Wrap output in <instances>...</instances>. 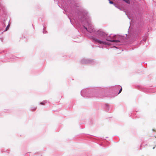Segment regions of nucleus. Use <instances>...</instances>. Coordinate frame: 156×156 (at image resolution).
<instances>
[{
  "label": "nucleus",
  "mask_w": 156,
  "mask_h": 156,
  "mask_svg": "<svg viewBox=\"0 0 156 156\" xmlns=\"http://www.w3.org/2000/svg\"><path fill=\"white\" fill-rule=\"evenodd\" d=\"M9 26H10V24H9L7 26V27H6V30H6V31H7V30H8V29H9Z\"/></svg>",
  "instance_id": "obj_4"
},
{
  "label": "nucleus",
  "mask_w": 156,
  "mask_h": 156,
  "mask_svg": "<svg viewBox=\"0 0 156 156\" xmlns=\"http://www.w3.org/2000/svg\"><path fill=\"white\" fill-rule=\"evenodd\" d=\"M89 32H93V31H91V30H87Z\"/></svg>",
  "instance_id": "obj_8"
},
{
  "label": "nucleus",
  "mask_w": 156,
  "mask_h": 156,
  "mask_svg": "<svg viewBox=\"0 0 156 156\" xmlns=\"http://www.w3.org/2000/svg\"><path fill=\"white\" fill-rule=\"evenodd\" d=\"M122 88H121V89L119 90V93H120L122 91Z\"/></svg>",
  "instance_id": "obj_6"
},
{
  "label": "nucleus",
  "mask_w": 156,
  "mask_h": 156,
  "mask_svg": "<svg viewBox=\"0 0 156 156\" xmlns=\"http://www.w3.org/2000/svg\"><path fill=\"white\" fill-rule=\"evenodd\" d=\"M84 27L85 28V29L87 30V28L86 27Z\"/></svg>",
  "instance_id": "obj_9"
},
{
  "label": "nucleus",
  "mask_w": 156,
  "mask_h": 156,
  "mask_svg": "<svg viewBox=\"0 0 156 156\" xmlns=\"http://www.w3.org/2000/svg\"><path fill=\"white\" fill-rule=\"evenodd\" d=\"M106 40L107 41H111L112 42H120V41L118 40H111L109 39L108 38L106 39Z\"/></svg>",
  "instance_id": "obj_3"
},
{
  "label": "nucleus",
  "mask_w": 156,
  "mask_h": 156,
  "mask_svg": "<svg viewBox=\"0 0 156 156\" xmlns=\"http://www.w3.org/2000/svg\"><path fill=\"white\" fill-rule=\"evenodd\" d=\"M109 2L111 4H113V2L112 1H109Z\"/></svg>",
  "instance_id": "obj_5"
},
{
  "label": "nucleus",
  "mask_w": 156,
  "mask_h": 156,
  "mask_svg": "<svg viewBox=\"0 0 156 156\" xmlns=\"http://www.w3.org/2000/svg\"><path fill=\"white\" fill-rule=\"evenodd\" d=\"M37 108L36 107H35L34 109V110H35Z\"/></svg>",
  "instance_id": "obj_10"
},
{
  "label": "nucleus",
  "mask_w": 156,
  "mask_h": 156,
  "mask_svg": "<svg viewBox=\"0 0 156 156\" xmlns=\"http://www.w3.org/2000/svg\"><path fill=\"white\" fill-rule=\"evenodd\" d=\"M98 33L100 35L103 37H105L107 35V34L101 31H99Z\"/></svg>",
  "instance_id": "obj_2"
},
{
  "label": "nucleus",
  "mask_w": 156,
  "mask_h": 156,
  "mask_svg": "<svg viewBox=\"0 0 156 156\" xmlns=\"http://www.w3.org/2000/svg\"><path fill=\"white\" fill-rule=\"evenodd\" d=\"M40 104L42 105H44L45 104V103H44V102H41L40 103Z\"/></svg>",
  "instance_id": "obj_7"
},
{
  "label": "nucleus",
  "mask_w": 156,
  "mask_h": 156,
  "mask_svg": "<svg viewBox=\"0 0 156 156\" xmlns=\"http://www.w3.org/2000/svg\"><path fill=\"white\" fill-rule=\"evenodd\" d=\"M93 39L94 41L95 42H98L101 44H106V43L105 42L103 41H101L99 40H98V39H96L95 38H94V37L93 38Z\"/></svg>",
  "instance_id": "obj_1"
}]
</instances>
